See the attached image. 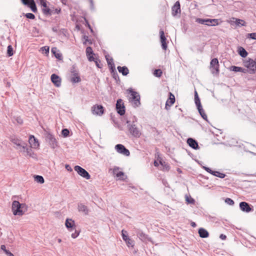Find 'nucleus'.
<instances>
[{"instance_id": "nucleus-34", "label": "nucleus", "mask_w": 256, "mask_h": 256, "mask_svg": "<svg viewBox=\"0 0 256 256\" xmlns=\"http://www.w3.org/2000/svg\"><path fill=\"white\" fill-rule=\"evenodd\" d=\"M83 40H84L83 41V44L85 46L88 44H92V39L89 38L88 36H86V35L84 36Z\"/></svg>"}, {"instance_id": "nucleus-17", "label": "nucleus", "mask_w": 256, "mask_h": 256, "mask_svg": "<svg viewBox=\"0 0 256 256\" xmlns=\"http://www.w3.org/2000/svg\"><path fill=\"white\" fill-rule=\"evenodd\" d=\"M78 209L79 212H82L85 215L88 214L89 210L88 206L83 204L80 203L78 204Z\"/></svg>"}, {"instance_id": "nucleus-26", "label": "nucleus", "mask_w": 256, "mask_h": 256, "mask_svg": "<svg viewBox=\"0 0 256 256\" xmlns=\"http://www.w3.org/2000/svg\"><path fill=\"white\" fill-rule=\"evenodd\" d=\"M26 153L25 154L26 156H29L30 157H32V158H36V154L32 150L31 148V146H28V144L26 146V148L25 149V152L24 153Z\"/></svg>"}, {"instance_id": "nucleus-7", "label": "nucleus", "mask_w": 256, "mask_h": 256, "mask_svg": "<svg viewBox=\"0 0 256 256\" xmlns=\"http://www.w3.org/2000/svg\"><path fill=\"white\" fill-rule=\"evenodd\" d=\"M74 170L81 176L86 178V180H89L90 178V176L88 172L81 166H76L74 167Z\"/></svg>"}, {"instance_id": "nucleus-55", "label": "nucleus", "mask_w": 256, "mask_h": 256, "mask_svg": "<svg viewBox=\"0 0 256 256\" xmlns=\"http://www.w3.org/2000/svg\"><path fill=\"white\" fill-rule=\"evenodd\" d=\"M65 168L69 172H72V168L68 164H66Z\"/></svg>"}, {"instance_id": "nucleus-11", "label": "nucleus", "mask_w": 256, "mask_h": 256, "mask_svg": "<svg viewBox=\"0 0 256 256\" xmlns=\"http://www.w3.org/2000/svg\"><path fill=\"white\" fill-rule=\"evenodd\" d=\"M228 22L231 24L233 26H236L238 27H240L242 26H245L246 22L240 19H238L234 18H230L228 20Z\"/></svg>"}, {"instance_id": "nucleus-30", "label": "nucleus", "mask_w": 256, "mask_h": 256, "mask_svg": "<svg viewBox=\"0 0 256 256\" xmlns=\"http://www.w3.org/2000/svg\"><path fill=\"white\" fill-rule=\"evenodd\" d=\"M230 70L231 71L235 72H246V70L239 66H232L230 68Z\"/></svg>"}, {"instance_id": "nucleus-12", "label": "nucleus", "mask_w": 256, "mask_h": 256, "mask_svg": "<svg viewBox=\"0 0 256 256\" xmlns=\"http://www.w3.org/2000/svg\"><path fill=\"white\" fill-rule=\"evenodd\" d=\"M46 140L52 148L54 149L57 146L56 140L52 134H47L46 136Z\"/></svg>"}, {"instance_id": "nucleus-50", "label": "nucleus", "mask_w": 256, "mask_h": 256, "mask_svg": "<svg viewBox=\"0 0 256 256\" xmlns=\"http://www.w3.org/2000/svg\"><path fill=\"white\" fill-rule=\"evenodd\" d=\"M186 200L189 204H194V200L193 198L189 199L188 197L186 198Z\"/></svg>"}, {"instance_id": "nucleus-42", "label": "nucleus", "mask_w": 256, "mask_h": 256, "mask_svg": "<svg viewBox=\"0 0 256 256\" xmlns=\"http://www.w3.org/2000/svg\"><path fill=\"white\" fill-rule=\"evenodd\" d=\"M126 245L128 246H134V242L132 240H130V238H127L126 240H125Z\"/></svg>"}, {"instance_id": "nucleus-31", "label": "nucleus", "mask_w": 256, "mask_h": 256, "mask_svg": "<svg viewBox=\"0 0 256 256\" xmlns=\"http://www.w3.org/2000/svg\"><path fill=\"white\" fill-rule=\"evenodd\" d=\"M238 53L242 58H246L248 54L246 50L242 46L238 47Z\"/></svg>"}, {"instance_id": "nucleus-8", "label": "nucleus", "mask_w": 256, "mask_h": 256, "mask_svg": "<svg viewBox=\"0 0 256 256\" xmlns=\"http://www.w3.org/2000/svg\"><path fill=\"white\" fill-rule=\"evenodd\" d=\"M196 22L201 24H204L208 26H216L218 25V19H202V18H198Z\"/></svg>"}, {"instance_id": "nucleus-41", "label": "nucleus", "mask_w": 256, "mask_h": 256, "mask_svg": "<svg viewBox=\"0 0 256 256\" xmlns=\"http://www.w3.org/2000/svg\"><path fill=\"white\" fill-rule=\"evenodd\" d=\"M70 134V131L67 128L63 129L62 131V134L64 137H67Z\"/></svg>"}, {"instance_id": "nucleus-44", "label": "nucleus", "mask_w": 256, "mask_h": 256, "mask_svg": "<svg viewBox=\"0 0 256 256\" xmlns=\"http://www.w3.org/2000/svg\"><path fill=\"white\" fill-rule=\"evenodd\" d=\"M225 202L227 204H228L229 205H230V206H232L234 204V201L232 200L231 198H226L225 200Z\"/></svg>"}, {"instance_id": "nucleus-60", "label": "nucleus", "mask_w": 256, "mask_h": 256, "mask_svg": "<svg viewBox=\"0 0 256 256\" xmlns=\"http://www.w3.org/2000/svg\"><path fill=\"white\" fill-rule=\"evenodd\" d=\"M1 249L3 250L4 252H6V250H7L6 249V246L4 245H2L1 246Z\"/></svg>"}, {"instance_id": "nucleus-15", "label": "nucleus", "mask_w": 256, "mask_h": 256, "mask_svg": "<svg viewBox=\"0 0 256 256\" xmlns=\"http://www.w3.org/2000/svg\"><path fill=\"white\" fill-rule=\"evenodd\" d=\"M65 226L70 232H72L76 228L75 222L71 218H67L66 220Z\"/></svg>"}, {"instance_id": "nucleus-21", "label": "nucleus", "mask_w": 256, "mask_h": 256, "mask_svg": "<svg viewBox=\"0 0 256 256\" xmlns=\"http://www.w3.org/2000/svg\"><path fill=\"white\" fill-rule=\"evenodd\" d=\"M187 143L190 146L191 148L194 150H197L198 148V142L192 138H188Z\"/></svg>"}, {"instance_id": "nucleus-36", "label": "nucleus", "mask_w": 256, "mask_h": 256, "mask_svg": "<svg viewBox=\"0 0 256 256\" xmlns=\"http://www.w3.org/2000/svg\"><path fill=\"white\" fill-rule=\"evenodd\" d=\"M198 112H199L200 115L203 118V119L206 120H207V116L205 114L204 111V109L202 108V106L201 108H198Z\"/></svg>"}, {"instance_id": "nucleus-47", "label": "nucleus", "mask_w": 256, "mask_h": 256, "mask_svg": "<svg viewBox=\"0 0 256 256\" xmlns=\"http://www.w3.org/2000/svg\"><path fill=\"white\" fill-rule=\"evenodd\" d=\"M247 38L256 40V33H248Z\"/></svg>"}, {"instance_id": "nucleus-18", "label": "nucleus", "mask_w": 256, "mask_h": 256, "mask_svg": "<svg viewBox=\"0 0 256 256\" xmlns=\"http://www.w3.org/2000/svg\"><path fill=\"white\" fill-rule=\"evenodd\" d=\"M240 207L243 212H248L252 210V208L250 207L249 204L244 202H240Z\"/></svg>"}, {"instance_id": "nucleus-28", "label": "nucleus", "mask_w": 256, "mask_h": 256, "mask_svg": "<svg viewBox=\"0 0 256 256\" xmlns=\"http://www.w3.org/2000/svg\"><path fill=\"white\" fill-rule=\"evenodd\" d=\"M80 80L81 79L78 76V72H74V74H72V76L70 78V81L72 83L79 82Z\"/></svg>"}, {"instance_id": "nucleus-29", "label": "nucleus", "mask_w": 256, "mask_h": 256, "mask_svg": "<svg viewBox=\"0 0 256 256\" xmlns=\"http://www.w3.org/2000/svg\"><path fill=\"white\" fill-rule=\"evenodd\" d=\"M198 234L202 238H208L209 236V234L208 232L204 228H200L198 230Z\"/></svg>"}, {"instance_id": "nucleus-4", "label": "nucleus", "mask_w": 256, "mask_h": 256, "mask_svg": "<svg viewBox=\"0 0 256 256\" xmlns=\"http://www.w3.org/2000/svg\"><path fill=\"white\" fill-rule=\"evenodd\" d=\"M130 102L132 104L134 107H138L140 104V96L136 92L131 90H130Z\"/></svg>"}, {"instance_id": "nucleus-63", "label": "nucleus", "mask_w": 256, "mask_h": 256, "mask_svg": "<svg viewBox=\"0 0 256 256\" xmlns=\"http://www.w3.org/2000/svg\"><path fill=\"white\" fill-rule=\"evenodd\" d=\"M154 165L156 166H158V162H157L154 161Z\"/></svg>"}, {"instance_id": "nucleus-10", "label": "nucleus", "mask_w": 256, "mask_h": 256, "mask_svg": "<svg viewBox=\"0 0 256 256\" xmlns=\"http://www.w3.org/2000/svg\"><path fill=\"white\" fill-rule=\"evenodd\" d=\"M116 109L118 113L120 116H123L125 113V107L122 102V100L118 99L116 104Z\"/></svg>"}, {"instance_id": "nucleus-6", "label": "nucleus", "mask_w": 256, "mask_h": 256, "mask_svg": "<svg viewBox=\"0 0 256 256\" xmlns=\"http://www.w3.org/2000/svg\"><path fill=\"white\" fill-rule=\"evenodd\" d=\"M244 65L248 69L250 74H254L256 72V62L252 59L249 58L244 62Z\"/></svg>"}, {"instance_id": "nucleus-49", "label": "nucleus", "mask_w": 256, "mask_h": 256, "mask_svg": "<svg viewBox=\"0 0 256 256\" xmlns=\"http://www.w3.org/2000/svg\"><path fill=\"white\" fill-rule=\"evenodd\" d=\"M118 172H119V168H118V167L114 168L113 170V174H115L116 176V174Z\"/></svg>"}, {"instance_id": "nucleus-45", "label": "nucleus", "mask_w": 256, "mask_h": 256, "mask_svg": "<svg viewBox=\"0 0 256 256\" xmlns=\"http://www.w3.org/2000/svg\"><path fill=\"white\" fill-rule=\"evenodd\" d=\"M138 238H140L142 240H144L146 238V235L144 233H143V232H139V233L138 234Z\"/></svg>"}, {"instance_id": "nucleus-61", "label": "nucleus", "mask_w": 256, "mask_h": 256, "mask_svg": "<svg viewBox=\"0 0 256 256\" xmlns=\"http://www.w3.org/2000/svg\"><path fill=\"white\" fill-rule=\"evenodd\" d=\"M42 48H44V50H46V52H49V48L48 47H46V46H44V47H43Z\"/></svg>"}, {"instance_id": "nucleus-9", "label": "nucleus", "mask_w": 256, "mask_h": 256, "mask_svg": "<svg viewBox=\"0 0 256 256\" xmlns=\"http://www.w3.org/2000/svg\"><path fill=\"white\" fill-rule=\"evenodd\" d=\"M115 149L118 152L126 156H129L130 152L126 148V147L122 144H118L115 146Z\"/></svg>"}, {"instance_id": "nucleus-58", "label": "nucleus", "mask_w": 256, "mask_h": 256, "mask_svg": "<svg viewBox=\"0 0 256 256\" xmlns=\"http://www.w3.org/2000/svg\"><path fill=\"white\" fill-rule=\"evenodd\" d=\"M220 238H221L222 240H224L226 239V235L224 234H221L220 236Z\"/></svg>"}, {"instance_id": "nucleus-46", "label": "nucleus", "mask_w": 256, "mask_h": 256, "mask_svg": "<svg viewBox=\"0 0 256 256\" xmlns=\"http://www.w3.org/2000/svg\"><path fill=\"white\" fill-rule=\"evenodd\" d=\"M74 230V232L72 233L71 236L73 238H76L80 234V231L76 230V229Z\"/></svg>"}, {"instance_id": "nucleus-35", "label": "nucleus", "mask_w": 256, "mask_h": 256, "mask_svg": "<svg viewBox=\"0 0 256 256\" xmlns=\"http://www.w3.org/2000/svg\"><path fill=\"white\" fill-rule=\"evenodd\" d=\"M106 58L107 61L108 66L110 68V70H112V66H114V64L113 62V59L112 58H110L109 56H106Z\"/></svg>"}, {"instance_id": "nucleus-39", "label": "nucleus", "mask_w": 256, "mask_h": 256, "mask_svg": "<svg viewBox=\"0 0 256 256\" xmlns=\"http://www.w3.org/2000/svg\"><path fill=\"white\" fill-rule=\"evenodd\" d=\"M7 54L8 56H11L14 54L13 48L11 45L8 46Z\"/></svg>"}, {"instance_id": "nucleus-57", "label": "nucleus", "mask_w": 256, "mask_h": 256, "mask_svg": "<svg viewBox=\"0 0 256 256\" xmlns=\"http://www.w3.org/2000/svg\"><path fill=\"white\" fill-rule=\"evenodd\" d=\"M70 72L72 73V74H74V72H78L76 70L74 66H72V68Z\"/></svg>"}, {"instance_id": "nucleus-13", "label": "nucleus", "mask_w": 256, "mask_h": 256, "mask_svg": "<svg viewBox=\"0 0 256 256\" xmlns=\"http://www.w3.org/2000/svg\"><path fill=\"white\" fill-rule=\"evenodd\" d=\"M92 112L94 114L102 116L104 114V110L102 105H94L92 108Z\"/></svg>"}, {"instance_id": "nucleus-25", "label": "nucleus", "mask_w": 256, "mask_h": 256, "mask_svg": "<svg viewBox=\"0 0 256 256\" xmlns=\"http://www.w3.org/2000/svg\"><path fill=\"white\" fill-rule=\"evenodd\" d=\"M28 142L34 148H36L39 146L38 140L36 139L34 136H30Z\"/></svg>"}, {"instance_id": "nucleus-62", "label": "nucleus", "mask_w": 256, "mask_h": 256, "mask_svg": "<svg viewBox=\"0 0 256 256\" xmlns=\"http://www.w3.org/2000/svg\"><path fill=\"white\" fill-rule=\"evenodd\" d=\"M56 48H52V53H54V54H55L56 52Z\"/></svg>"}, {"instance_id": "nucleus-56", "label": "nucleus", "mask_w": 256, "mask_h": 256, "mask_svg": "<svg viewBox=\"0 0 256 256\" xmlns=\"http://www.w3.org/2000/svg\"><path fill=\"white\" fill-rule=\"evenodd\" d=\"M5 253L8 256H14V255L8 250H6Z\"/></svg>"}, {"instance_id": "nucleus-64", "label": "nucleus", "mask_w": 256, "mask_h": 256, "mask_svg": "<svg viewBox=\"0 0 256 256\" xmlns=\"http://www.w3.org/2000/svg\"><path fill=\"white\" fill-rule=\"evenodd\" d=\"M191 224H192V226L193 227H194L196 226V224L194 222H192Z\"/></svg>"}, {"instance_id": "nucleus-40", "label": "nucleus", "mask_w": 256, "mask_h": 256, "mask_svg": "<svg viewBox=\"0 0 256 256\" xmlns=\"http://www.w3.org/2000/svg\"><path fill=\"white\" fill-rule=\"evenodd\" d=\"M154 74L158 78H160L162 75V71L160 69L156 70L154 71Z\"/></svg>"}, {"instance_id": "nucleus-1", "label": "nucleus", "mask_w": 256, "mask_h": 256, "mask_svg": "<svg viewBox=\"0 0 256 256\" xmlns=\"http://www.w3.org/2000/svg\"><path fill=\"white\" fill-rule=\"evenodd\" d=\"M10 140L13 144L14 148L16 150L21 152H25L26 146L28 144L26 142L14 136H11Z\"/></svg>"}, {"instance_id": "nucleus-53", "label": "nucleus", "mask_w": 256, "mask_h": 256, "mask_svg": "<svg viewBox=\"0 0 256 256\" xmlns=\"http://www.w3.org/2000/svg\"><path fill=\"white\" fill-rule=\"evenodd\" d=\"M54 56H55L56 58H58L59 60H60L61 58H62V54H60L56 53L54 54Z\"/></svg>"}, {"instance_id": "nucleus-37", "label": "nucleus", "mask_w": 256, "mask_h": 256, "mask_svg": "<svg viewBox=\"0 0 256 256\" xmlns=\"http://www.w3.org/2000/svg\"><path fill=\"white\" fill-rule=\"evenodd\" d=\"M34 180L38 183L40 184H44V178L41 176H34Z\"/></svg>"}, {"instance_id": "nucleus-38", "label": "nucleus", "mask_w": 256, "mask_h": 256, "mask_svg": "<svg viewBox=\"0 0 256 256\" xmlns=\"http://www.w3.org/2000/svg\"><path fill=\"white\" fill-rule=\"evenodd\" d=\"M212 174L222 178H223L226 176V174H224L221 173L218 171L214 170Z\"/></svg>"}, {"instance_id": "nucleus-59", "label": "nucleus", "mask_w": 256, "mask_h": 256, "mask_svg": "<svg viewBox=\"0 0 256 256\" xmlns=\"http://www.w3.org/2000/svg\"><path fill=\"white\" fill-rule=\"evenodd\" d=\"M95 62V64H96V66H97L98 68H100L101 66H100L98 62V60H95V59L94 58V61Z\"/></svg>"}, {"instance_id": "nucleus-16", "label": "nucleus", "mask_w": 256, "mask_h": 256, "mask_svg": "<svg viewBox=\"0 0 256 256\" xmlns=\"http://www.w3.org/2000/svg\"><path fill=\"white\" fill-rule=\"evenodd\" d=\"M51 80L56 87H59L61 85V78L56 74H52Z\"/></svg>"}, {"instance_id": "nucleus-32", "label": "nucleus", "mask_w": 256, "mask_h": 256, "mask_svg": "<svg viewBox=\"0 0 256 256\" xmlns=\"http://www.w3.org/2000/svg\"><path fill=\"white\" fill-rule=\"evenodd\" d=\"M194 101L197 108H201L202 106L196 91H195L194 92Z\"/></svg>"}, {"instance_id": "nucleus-20", "label": "nucleus", "mask_w": 256, "mask_h": 256, "mask_svg": "<svg viewBox=\"0 0 256 256\" xmlns=\"http://www.w3.org/2000/svg\"><path fill=\"white\" fill-rule=\"evenodd\" d=\"M86 56L90 62L94 61V54L92 48L90 46H88L86 48Z\"/></svg>"}, {"instance_id": "nucleus-48", "label": "nucleus", "mask_w": 256, "mask_h": 256, "mask_svg": "<svg viewBox=\"0 0 256 256\" xmlns=\"http://www.w3.org/2000/svg\"><path fill=\"white\" fill-rule=\"evenodd\" d=\"M25 16L28 18L33 20L35 18L34 15L32 13H27Z\"/></svg>"}, {"instance_id": "nucleus-52", "label": "nucleus", "mask_w": 256, "mask_h": 256, "mask_svg": "<svg viewBox=\"0 0 256 256\" xmlns=\"http://www.w3.org/2000/svg\"><path fill=\"white\" fill-rule=\"evenodd\" d=\"M124 175V173L122 172L119 171L118 172V173L116 174V176L118 178H120L121 176H122Z\"/></svg>"}, {"instance_id": "nucleus-5", "label": "nucleus", "mask_w": 256, "mask_h": 256, "mask_svg": "<svg viewBox=\"0 0 256 256\" xmlns=\"http://www.w3.org/2000/svg\"><path fill=\"white\" fill-rule=\"evenodd\" d=\"M220 64L218 58H214L210 62V70L212 74L218 76L220 73Z\"/></svg>"}, {"instance_id": "nucleus-3", "label": "nucleus", "mask_w": 256, "mask_h": 256, "mask_svg": "<svg viewBox=\"0 0 256 256\" xmlns=\"http://www.w3.org/2000/svg\"><path fill=\"white\" fill-rule=\"evenodd\" d=\"M128 127L130 134L135 138H138L140 136L142 132L139 128L134 124L133 121L132 124H130V120H127Z\"/></svg>"}, {"instance_id": "nucleus-14", "label": "nucleus", "mask_w": 256, "mask_h": 256, "mask_svg": "<svg viewBox=\"0 0 256 256\" xmlns=\"http://www.w3.org/2000/svg\"><path fill=\"white\" fill-rule=\"evenodd\" d=\"M22 2L24 4L30 7L34 12H36L37 8L34 0H22Z\"/></svg>"}, {"instance_id": "nucleus-27", "label": "nucleus", "mask_w": 256, "mask_h": 256, "mask_svg": "<svg viewBox=\"0 0 256 256\" xmlns=\"http://www.w3.org/2000/svg\"><path fill=\"white\" fill-rule=\"evenodd\" d=\"M117 68L119 72L122 73L123 76H127L129 73V70L128 68L126 66H118Z\"/></svg>"}, {"instance_id": "nucleus-51", "label": "nucleus", "mask_w": 256, "mask_h": 256, "mask_svg": "<svg viewBox=\"0 0 256 256\" xmlns=\"http://www.w3.org/2000/svg\"><path fill=\"white\" fill-rule=\"evenodd\" d=\"M204 170L210 174H212L214 170H212L210 168L208 167H204Z\"/></svg>"}, {"instance_id": "nucleus-54", "label": "nucleus", "mask_w": 256, "mask_h": 256, "mask_svg": "<svg viewBox=\"0 0 256 256\" xmlns=\"http://www.w3.org/2000/svg\"><path fill=\"white\" fill-rule=\"evenodd\" d=\"M16 120L17 121L18 123L19 124H22L23 123L22 120L20 118H17L16 119Z\"/></svg>"}, {"instance_id": "nucleus-22", "label": "nucleus", "mask_w": 256, "mask_h": 256, "mask_svg": "<svg viewBox=\"0 0 256 256\" xmlns=\"http://www.w3.org/2000/svg\"><path fill=\"white\" fill-rule=\"evenodd\" d=\"M40 0V4L42 6V10L43 12L46 14H50V10L47 6L46 0Z\"/></svg>"}, {"instance_id": "nucleus-43", "label": "nucleus", "mask_w": 256, "mask_h": 256, "mask_svg": "<svg viewBox=\"0 0 256 256\" xmlns=\"http://www.w3.org/2000/svg\"><path fill=\"white\" fill-rule=\"evenodd\" d=\"M122 238L123 240L125 241L126 240L127 238H128L129 237L127 235V232L124 230H122Z\"/></svg>"}, {"instance_id": "nucleus-23", "label": "nucleus", "mask_w": 256, "mask_h": 256, "mask_svg": "<svg viewBox=\"0 0 256 256\" xmlns=\"http://www.w3.org/2000/svg\"><path fill=\"white\" fill-rule=\"evenodd\" d=\"M160 42L162 44V48L164 50H166L167 49V44H166V38L165 36V33H160Z\"/></svg>"}, {"instance_id": "nucleus-33", "label": "nucleus", "mask_w": 256, "mask_h": 256, "mask_svg": "<svg viewBox=\"0 0 256 256\" xmlns=\"http://www.w3.org/2000/svg\"><path fill=\"white\" fill-rule=\"evenodd\" d=\"M110 72L112 74V77L114 78L116 80H119V76L118 72L116 70L115 66H112V70H110Z\"/></svg>"}, {"instance_id": "nucleus-2", "label": "nucleus", "mask_w": 256, "mask_h": 256, "mask_svg": "<svg viewBox=\"0 0 256 256\" xmlns=\"http://www.w3.org/2000/svg\"><path fill=\"white\" fill-rule=\"evenodd\" d=\"M12 209L14 216H22L27 210V206L25 204H20L17 200H14L12 203Z\"/></svg>"}, {"instance_id": "nucleus-24", "label": "nucleus", "mask_w": 256, "mask_h": 256, "mask_svg": "<svg viewBox=\"0 0 256 256\" xmlns=\"http://www.w3.org/2000/svg\"><path fill=\"white\" fill-rule=\"evenodd\" d=\"M180 4L178 2H176L172 8V14L174 16H176L180 13Z\"/></svg>"}, {"instance_id": "nucleus-19", "label": "nucleus", "mask_w": 256, "mask_h": 256, "mask_svg": "<svg viewBox=\"0 0 256 256\" xmlns=\"http://www.w3.org/2000/svg\"><path fill=\"white\" fill-rule=\"evenodd\" d=\"M175 102V97L172 94L171 92L170 93V97L167 100L165 108L166 110L168 109V107H170Z\"/></svg>"}]
</instances>
